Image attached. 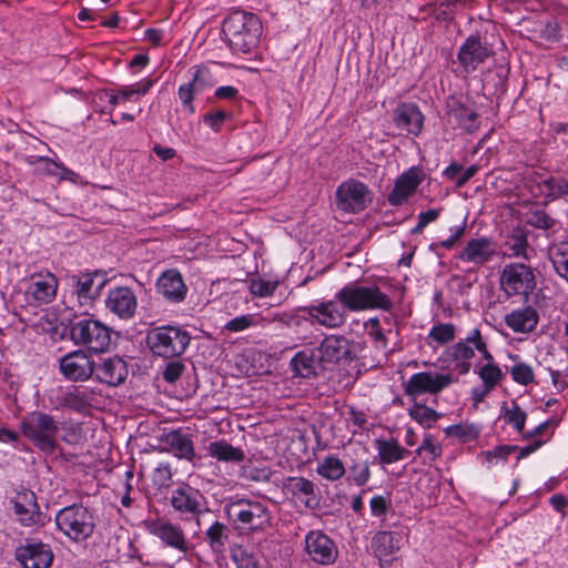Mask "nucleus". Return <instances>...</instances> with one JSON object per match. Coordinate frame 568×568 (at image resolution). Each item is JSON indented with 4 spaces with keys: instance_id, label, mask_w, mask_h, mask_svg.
Returning <instances> with one entry per match:
<instances>
[{
    "instance_id": "obj_36",
    "label": "nucleus",
    "mask_w": 568,
    "mask_h": 568,
    "mask_svg": "<svg viewBox=\"0 0 568 568\" xmlns=\"http://www.w3.org/2000/svg\"><path fill=\"white\" fill-rule=\"evenodd\" d=\"M376 448L382 464H393L405 458L408 450L397 443L396 439H377Z\"/></svg>"
},
{
    "instance_id": "obj_63",
    "label": "nucleus",
    "mask_w": 568,
    "mask_h": 568,
    "mask_svg": "<svg viewBox=\"0 0 568 568\" xmlns=\"http://www.w3.org/2000/svg\"><path fill=\"white\" fill-rule=\"evenodd\" d=\"M559 23L555 19H550L545 23L540 33L544 39L548 41H556L559 38Z\"/></svg>"
},
{
    "instance_id": "obj_16",
    "label": "nucleus",
    "mask_w": 568,
    "mask_h": 568,
    "mask_svg": "<svg viewBox=\"0 0 568 568\" xmlns=\"http://www.w3.org/2000/svg\"><path fill=\"white\" fill-rule=\"evenodd\" d=\"M491 54V50L479 36H469L460 45L457 60L466 73H471Z\"/></svg>"
},
{
    "instance_id": "obj_1",
    "label": "nucleus",
    "mask_w": 568,
    "mask_h": 568,
    "mask_svg": "<svg viewBox=\"0 0 568 568\" xmlns=\"http://www.w3.org/2000/svg\"><path fill=\"white\" fill-rule=\"evenodd\" d=\"M390 297L377 285H358L348 283L343 286L334 300L323 301L314 305L301 306L304 318L326 328H338L347 320V311L361 312L366 310L390 311Z\"/></svg>"
},
{
    "instance_id": "obj_31",
    "label": "nucleus",
    "mask_w": 568,
    "mask_h": 568,
    "mask_svg": "<svg viewBox=\"0 0 568 568\" xmlns=\"http://www.w3.org/2000/svg\"><path fill=\"white\" fill-rule=\"evenodd\" d=\"M538 313L531 306L521 310H515L505 316L506 325L517 333H527L536 328L538 324Z\"/></svg>"
},
{
    "instance_id": "obj_6",
    "label": "nucleus",
    "mask_w": 568,
    "mask_h": 568,
    "mask_svg": "<svg viewBox=\"0 0 568 568\" xmlns=\"http://www.w3.org/2000/svg\"><path fill=\"white\" fill-rule=\"evenodd\" d=\"M57 528L70 540L82 542L88 540L94 531V515L83 505L65 506L55 514Z\"/></svg>"
},
{
    "instance_id": "obj_17",
    "label": "nucleus",
    "mask_w": 568,
    "mask_h": 568,
    "mask_svg": "<svg viewBox=\"0 0 568 568\" xmlns=\"http://www.w3.org/2000/svg\"><path fill=\"white\" fill-rule=\"evenodd\" d=\"M57 288L58 280L52 273H36L30 276V284L26 290V298L33 306L48 304L55 297Z\"/></svg>"
},
{
    "instance_id": "obj_54",
    "label": "nucleus",
    "mask_w": 568,
    "mask_h": 568,
    "mask_svg": "<svg viewBox=\"0 0 568 568\" xmlns=\"http://www.w3.org/2000/svg\"><path fill=\"white\" fill-rule=\"evenodd\" d=\"M349 474L355 483L356 486H364L368 483L371 478V469H369V463L367 460L365 462H357L349 466Z\"/></svg>"
},
{
    "instance_id": "obj_3",
    "label": "nucleus",
    "mask_w": 568,
    "mask_h": 568,
    "mask_svg": "<svg viewBox=\"0 0 568 568\" xmlns=\"http://www.w3.org/2000/svg\"><path fill=\"white\" fill-rule=\"evenodd\" d=\"M262 30L260 18L243 10L231 12L222 23L225 41L234 53L252 52L260 43Z\"/></svg>"
},
{
    "instance_id": "obj_58",
    "label": "nucleus",
    "mask_w": 568,
    "mask_h": 568,
    "mask_svg": "<svg viewBox=\"0 0 568 568\" xmlns=\"http://www.w3.org/2000/svg\"><path fill=\"white\" fill-rule=\"evenodd\" d=\"M153 484L158 487H169L172 481V469L170 464L168 463H161L159 466L154 469L153 476H152Z\"/></svg>"
},
{
    "instance_id": "obj_46",
    "label": "nucleus",
    "mask_w": 568,
    "mask_h": 568,
    "mask_svg": "<svg viewBox=\"0 0 568 568\" xmlns=\"http://www.w3.org/2000/svg\"><path fill=\"white\" fill-rule=\"evenodd\" d=\"M456 328L452 323H439L432 327L428 337L440 345L447 344L455 338Z\"/></svg>"
},
{
    "instance_id": "obj_53",
    "label": "nucleus",
    "mask_w": 568,
    "mask_h": 568,
    "mask_svg": "<svg viewBox=\"0 0 568 568\" xmlns=\"http://www.w3.org/2000/svg\"><path fill=\"white\" fill-rule=\"evenodd\" d=\"M162 369V377L166 383L174 384L185 371V365L180 358L166 359Z\"/></svg>"
},
{
    "instance_id": "obj_34",
    "label": "nucleus",
    "mask_w": 568,
    "mask_h": 568,
    "mask_svg": "<svg viewBox=\"0 0 568 568\" xmlns=\"http://www.w3.org/2000/svg\"><path fill=\"white\" fill-rule=\"evenodd\" d=\"M231 529L221 521H214L205 531V540L215 554H223L230 541Z\"/></svg>"
},
{
    "instance_id": "obj_5",
    "label": "nucleus",
    "mask_w": 568,
    "mask_h": 568,
    "mask_svg": "<svg viewBox=\"0 0 568 568\" xmlns=\"http://www.w3.org/2000/svg\"><path fill=\"white\" fill-rule=\"evenodd\" d=\"M191 336L180 326L163 325L151 328L145 343L153 356L164 359L180 358L189 347Z\"/></svg>"
},
{
    "instance_id": "obj_33",
    "label": "nucleus",
    "mask_w": 568,
    "mask_h": 568,
    "mask_svg": "<svg viewBox=\"0 0 568 568\" xmlns=\"http://www.w3.org/2000/svg\"><path fill=\"white\" fill-rule=\"evenodd\" d=\"M291 367L295 372L296 375L303 378H310L316 375L317 368H320L317 363V356H315V351H301L291 359Z\"/></svg>"
},
{
    "instance_id": "obj_62",
    "label": "nucleus",
    "mask_w": 568,
    "mask_h": 568,
    "mask_svg": "<svg viewBox=\"0 0 568 568\" xmlns=\"http://www.w3.org/2000/svg\"><path fill=\"white\" fill-rule=\"evenodd\" d=\"M426 452L429 454V459L434 460L442 455V447L436 445L430 435L425 436L423 443L417 448V453Z\"/></svg>"
},
{
    "instance_id": "obj_51",
    "label": "nucleus",
    "mask_w": 568,
    "mask_h": 568,
    "mask_svg": "<svg viewBox=\"0 0 568 568\" xmlns=\"http://www.w3.org/2000/svg\"><path fill=\"white\" fill-rule=\"evenodd\" d=\"M506 245L514 256H525V251L528 246L527 236L521 230H516L507 236Z\"/></svg>"
},
{
    "instance_id": "obj_40",
    "label": "nucleus",
    "mask_w": 568,
    "mask_h": 568,
    "mask_svg": "<svg viewBox=\"0 0 568 568\" xmlns=\"http://www.w3.org/2000/svg\"><path fill=\"white\" fill-rule=\"evenodd\" d=\"M408 415L425 428H430L442 417L440 413L416 400L408 409Z\"/></svg>"
},
{
    "instance_id": "obj_29",
    "label": "nucleus",
    "mask_w": 568,
    "mask_h": 568,
    "mask_svg": "<svg viewBox=\"0 0 568 568\" xmlns=\"http://www.w3.org/2000/svg\"><path fill=\"white\" fill-rule=\"evenodd\" d=\"M406 531H378L373 537V549L374 554L378 557L382 562L384 558L398 551L402 547Z\"/></svg>"
},
{
    "instance_id": "obj_60",
    "label": "nucleus",
    "mask_w": 568,
    "mask_h": 568,
    "mask_svg": "<svg viewBox=\"0 0 568 568\" xmlns=\"http://www.w3.org/2000/svg\"><path fill=\"white\" fill-rule=\"evenodd\" d=\"M390 500L382 495L374 496L369 501L372 515L375 517L385 516L389 509Z\"/></svg>"
},
{
    "instance_id": "obj_37",
    "label": "nucleus",
    "mask_w": 568,
    "mask_h": 568,
    "mask_svg": "<svg viewBox=\"0 0 568 568\" xmlns=\"http://www.w3.org/2000/svg\"><path fill=\"white\" fill-rule=\"evenodd\" d=\"M345 466L343 462L335 455H329L318 463L316 473L324 479L335 481L345 475Z\"/></svg>"
},
{
    "instance_id": "obj_15",
    "label": "nucleus",
    "mask_w": 568,
    "mask_h": 568,
    "mask_svg": "<svg viewBox=\"0 0 568 568\" xmlns=\"http://www.w3.org/2000/svg\"><path fill=\"white\" fill-rule=\"evenodd\" d=\"M446 108L449 122L454 121L463 131L473 133L478 129L477 112L467 97H448Z\"/></svg>"
},
{
    "instance_id": "obj_24",
    "label": "nucleus",
    "mask_w": 568,
    "mask_h": 568,
    "mask_svg": "<svg viewBox=\"0 0 568 568\" xmlns=\"http://www.w3.org/2000/svg\"><path fill=\"white\" fill-rule=\"evenodd\" d=\"M497 254L495 242L490 237L481 236L469 240L457 257L467 263L484 265Z\"/></svg>"
},
{
    "instance_id": "obj_21",
    "label": "nucleus",
    "mask_w": 568,
    "mask_h": 568,
    "mask_svg": "<svg viewBox=\"0 0 568 568\" xmlns=\"http://www.w3.org/2000/svg\"><path fill=\"white\" fill-rule=\"evenodd\" d=\"M106 308L121 320H130L138 307L135 293L128 286L110 290L105 300Z\"/></svg>"
},
{
    "instance_id": "obj_57",
    "label": "nucleus",
    "mask_w": 568,
    "mask_h": 568,
    "mask_svg": "<svg viewBox=\"0 0 568 568\" xmlns=\"http://www.w3.org/2000/svg\"><path fill=\"white\" fill-rule=\"evenodd\" d=\"M255 325V315L245 314L236 316L231 321L226 322L224 329L229 332H242Z\"/></svg>"
},
{
    "instance_id": "obj_52",
    "label": "nucleus",
    "mask_w": 568,
    "mask_h": 568,
    "mask_svg": "<svg viewBox=\"0 0 568 568\" xmlns=\"http://www.w3.org/2000/svg\"><path fill=\"white\" fill-rule=\"evenodd\" d=\"M272 471L267 467H256L252 465L243 466L241 477L255 483H267L271 479Z\"/></svg>"
},
{
    "instance_id": "obj_23",
    "label": "nucleus",
    "mask_w": 568,
    "mask_h": 568,
    "mask_svg": "<svg viewBox=\"0 0 568 568\" xmlns=\"http://www.w3.org/2000/svg\"><path fill=\"white\" fill-rule=\"evenodd\" d=\"M13 505L14 515L23 526H32L42 524L43 515L37 503L36 494L31 490H22L11 500Z\"/></svg>"
},
{
    "instance_id": "obj_12",
    "label": "nucleus",
    "mask_w": 568,
    "mask_h": 568,
    "mask_svg": "<svg viewBox=\"0 0 568 568\" xmlns=\"http://www.w3.org/2000/svg\"><path fill=\"white\" fill-rule=\"evenodd\" d=\"M144 526L149 534L158 537L166 547L184 555L189 551V541L180 525L158 518L144 521Z\"/></svg>"
},
{
    "instance_id": "obj_55",
    "label": "nucleus",
    "mask_w": 568,
    "mask_h": 568,
    "mask_svg": "<svg viewBox=\"0 0 568 568\" xmlns=\"http://www.w3.org/2000/svg\"><path fill=\"white\" fill-rule=\"evenodd\" d=\"M447 436L457 437L463 442H467L477 437L478 432L473 425L456 424L445 428Z\"/></svg>"
},
{
    "instance_id": "obj_32",
    "label": "nucleus",
    "mask_w": 568,
    "mask_h": 568,
    "mask_svg": "<svg viewBox=\"0 0 568 568\" xmlns=\"http://www.w3.org/2000/svg\"><path fill=\"white\" fill-rule=\"evenodd\" d=\"M209 455L219 462L242 463L245 459V453L239 447H234L224 439L211 442L207 446Z\"/></svg>"
},
{
    "instance_id": "obj_50",
    "label": "nucleus",
    "mask_w": 568,
    "mask_h": 568,
    "mask_svg": "<svg viewBox=\"0 0 568 568\" xmlns=\"http://www.w3.org/2000/svg\"><path fill=\"white\" fill-rule=\"evenodd\" d=\"M278 286L277 281L254 278L250 282V292L256 297H267L274 294Z\"/></svg>"
},
{
    "instance_id": "obj_14",
    "label": "nucleus",
    "mask_w": 568,
    "mask_h": 568,
    "mask_svg": "<svg viewBox=\"0 0 568 568\" xmlns=\"http://www.w3.org/2000/svg\"><path fill=\"white\" fill-rule=\"evenodd\" d=\"M60 372L73 382H83L95 376V363L83 351L71 352L60 359Z\"/></svg>"
},
{
    "instance_id": "obj_41",
    "label": "nucleus",
    "mask_w": 568,
    "mask_h": 568,
    "mask_svg": "<svg viewBox=\"0 0 568 568\" xmlns=\"http://www.w3.org/2000/svg\"><path fill=\"white\" fill-rule=\"evenodd\" d=\"M230 556L236 568H262L257 556L243 546L235 545L232 547Z\"/></svg>"
},
{
    "instance_id": "obj_49",
    "label": "nucleus",
    "mask_w": 568,
    "mask_h": 568,
    "mask_svg": "<svg viewBox=\"0 0 568 568\" xmlns=\"http://www.w3.org/2000/svg\"><path fill=\"white\" fill-rule=\"evenodd\" d=\"M527 224L538 230H551L557 224V221L552 219L546 211L536 210L530 212L527 219Z\"/></svg>"
},
{
    "instance_id": "obj_39",
    "label": "nucleus",
    "mask_w": 568,
    "mask_h": 568,
    "mask_svg": "<svg viewBox=\"0 0 568 568\" xmlns=\"http://www.w3.org/2000/svg\"><path fill=\"white\" fill-rule=\"evenodd\" d=\"M556 273L568 282V242H559L549 250Z\"/></svg>"
},
{
    "instance_id": "obj_64",
    "label": "nucleus",
    "mask_w": 568,
    "mask_h": 568,
    "mask_svg": "<svg viewBox=\"0 0 568 568\" xmlns=\"http://www.w3.org/2000/svg\"><path fill=\"white\" fill-rule=\"evenodd\" d=\"M478 171H479V166L476 164H473V165L468 166L467 169L463 170L456 180V186H458V187L464 186L473 176L476 175V173Z\"/></svg>"
},
{
    "instance_id": "obj_22",
    "label": "nucleus",
    "mask_w": 568,
    "mask_h": 568,
    "mask_svg": "<svg viewBox=\"0 0 568 568\" xmlns=\"http://www.w3.org/2000/svg\"><path fill=\"white\" fill-rule=\"evenodd\" d=\"M283 490L308 509L314 510L320 505V498L316 494V485L305 477H287L283 483Z\"/></svg>"
},
{
    "instance_id": "obj_25",
    "label": "nucleus",
    "mask_w": 568,
    "mask_h": 568,
    "mask_svg": "<svg viewBox=\"0 0 568 568\" xmlns=\"http://www.w3.org/2000/svg\"><path fill=\"white\" fill-rule=\"evenodd\" d=\"M129 374L126 362L120 356L102 358L95 365V379L108 386H119L126 379Z\"/></svg>"
},
{
    "instance_id": "obj_2",
    "label": "nucleus",
    "mask_w": 568,
    "mask_h": 568,
    "mask_svg": "<svg viewBox=\"0 0 568 568\" xmlns=\"http://www.w3.org/2000/svg\"><path fill=\"white\" fill-rule=\"evenodd\" d=\"M225 516L240 535L263 532L271 526L268 507L256 499L233 497L224 505Z\"/></svg>"
},
{
    "instance_id": "obj_20",
    "label": "nucleus",
    "mask_w": 568,
    "mask_h": 568,
    "mask_svg": "<svg viewBox=\"0 0 568 568\" xmlns=\"http://www.w3.org/2000/svg\"><path fill=\"white\" fill-rule=\"evenodd\" d=\"M155 286L156 292L172 304L182 303L189 291L182 274L175 268L164 271L156 280Z\"/></svg>"
},
{
    "instance_id": "obj_30",
    "label": "nucleus",
    "mask_w": 568,
    "mask_h": 568,
    "mask_svg": "<svg viewBox=\"0 0 568 568\" xmlns=\"http://www.w3.org/2000/svg\"><path fill=\"white\" fill-rule=\"evenodd\" d=\"M106 283L105 274L99 271L77 276L75 292L79 298H97Z\"/></svg>"
},
{
    "instance_id": "obj_45",
    "label": "nucleus",
    "mask_w": 568,
    "mask_h": 568,
    "mask_svg": "<svg viewBox=\"0 0 568 568\" xmlns=\"http://www.w3.org/2000/svg\"><path fill=\"white\" fill-rule=\"evenodd\" d=\"M475 347L473 342H468V336L449 346L446 349V354L450 359H467L470 361L475 356Z\"/></svg>"
},
{
    "instance_id": "obj_59",
    "label": "nucleus",
    "mask_w": 568,
    "mask_h": 568,
    "mask_svg": "<svg viewBox=\"0 0 568 568\" xmlns=\"http://www.w3.org/2000/svg\"><path fill=\"white\" fill-rule=\"evenodd\" d=\"M230 115L223 110H219L214 113H205L202 118L203 122L209 125L213 131L219 132L222 124Z\"/></svg>"
},
{
    "instance_id": "obj_18",
    "label": "nucleus",
    "mask_w": 568,
    "mask_h": 568,
    "mask_svg": "<svg viewBox=\"0 0 568 568\" xmlns=\"http://www.w3.org/2000/svg\"><path fill=\"white\" fill-rule=\"evenodd\" d=\"M314 351L321 369H326L328 365L336 364L342 359L351 358L349 342L344 336H326Z\"/></svg>"
},
{
    "instance_id": "obj_10",
    "label": "nucleus",
    "mask_w": 568,
    "mask_h": 568,
    "mask_svg": "<svg viewBox=\"0 0 568 568\" xmlns=\"http://www.w3.org/2000/svg\"><path fill=\"white\" fill-rule=\"evenodd\" d=\"M456 379L452 374H440L433 372H419L413 374L403 383V389L406 396L412 400L424 394L437 395L443 389L450 386Z\"/></svg>"
},
{
    "instance_id": "obj_19",
    "label": "nucleus",
    "mask_w": 568,
    "mask_h": 568,
    "mask_svg": "<svg viewBox=\"0 0 568 568\" xmlns=\"http://www.w3.org/2000/svg\"><path fill=\"white\" fill-rule=\"evenodd\" d=\"M424 175L422 169L412 166L403 172L394 183L393 190L387 195V201L392 206H400L413 196L419 184L423 182Z\"/></svg>"
},
{
    "instance_id": "obj_13",
    "label": "nucleus",
    "mask_w": 568,
    "mask_h": 568,
    "mask_svg": "<svg viewBox=\"0 0 568 568\" xmlns=\"http://www.w3.org/2000/svg\"><path fill=\"white\" fill-rule=\"evenodd\" d=\"M305 551L316 564L332 565L338 556L335 542L321 530H311L305 536Z\"/></svg>"
},
{
    "instance_id": "obj_35",
    "label": "nucleus",
    "mask_w": 568,
    "mask_h": 568,
    "mask_svg": "<svg viewBox=\"0 0 568 568\" xmlns=\"http://www.w3.org/2000/svg\"><path fill=\"white\" fill-rule=\"evenodd\" d=\"M92 393L85 388L73 387L61 398L60 405L78 413L87 412L91 407Z\"/></svg>"
},
{
    "instance_id": "obj_7",
    "label": "nucleus",
    "mask_w": 568,
    "mask_h": 568,
    "mask_svg": "<svg viewBox=\"0 0 568 568\" xmlns=\"http://www.w3.org/2000/svg\"><path fill=\"white\" fill-rule=\"evenodd\" d=\"M71 339L87 347L91 352L103 353L111 345L112 331L102 322L85 317L74 322L71 326Z\"/></svg>"
},
{
    "instance_id": "obj_56",
    "label": "nucleus",
    "mask_w": 568,
    "mask_h": 568,
    "mask_svg": "<svg viewBox=\"0 0 568 568\" xmlns=\"http://www.w3.org/2000/svg\"><path fill=\"white\" fill-rule=\"evenodd\" d=\"M468 342H473L474 347L478 351L483 358L487 361L486 364H495L494 356L488 351L487 344L484 341L481 333L478 328L473 329L468 334Z\"/></svg>"
},
{
    "instance_id": "obj_26",
    "label": "nucleus",
    "mask_w": 568,
    "mask_h": 568,
    "mask_svg": "<svg viewBox=\"0 0 568 568\" xmlns=\"http://www.w3.org/2000/svg\"><path fill=\"white\" fill-rule=\"evenodd\" d=\"M16 556L24 568H49L53 560L50 546L43 542H28L17 549Z\"/></svg>"
},
{
    "instance_id": "obj_27",
    "label": "nucleus",
    "mask_w": 568,
    "mask_h": 568,
    "mask_svg": "<svg viewBox=\"0 0 568 568\" xmlns=\"http://www.w3.org/2000/svg\"><path fill=\"white\" fill-rule=\"evenodd\" d=\"M160 442L164 445V450L172 452L180 459L192 462L196 456L191 435L181 429L162 434Z\"/></svg>"
},
{
    "instance_id": "obj_42",
    "label": "nucleus",
    "mask_w": 568,
    "mask_h": 568,
    "mask_svg": "<svg viewBox=\"0 0 568 568\" xmlns=\"http://www.w3.org/2000/svg\"><path fill=\"white\" fill-rule=\"evenodd\" d=\"M503 416L507 424L511 425L518 433H521L525 428L527 414L519 407L516 402L511 403V407H507L504 403L501 406Z\"/></svg>"
},
{
    "instance_id": "obj_48",
    "label": "nucleus",
    "mask_w": 568,
    "mask_h": 568,
    "mask_svg": "<svg viewBox=\"0 0 568 568\" xmlns=\"http://www.w3.org/2000/svg\"><path fill=\"white\" fill-rule=\"evenodd\" d=\"M29 165L40 164L38 168L39 173H43L49 176H57L59 173L60 163L53 161L47 156L29 155L26 159Z\"/></svg>"
},
{
    "instance_id": "obj_44",
    "label": "nucleus",
    "mask_w": 568,
    "mask_h": 568,
    "mask_svg": "<svg viewBox=\"0 0 568 568\" xmlns=\"http://www.w3.org/2000/svg\"><path fill=\"white\" fill-rule=\"evenodd\" d=\"M540 185L546 190V196L552 200L568 195V180L549 176Z\"/></svg>"
},
{
    "instance_id": "obj_4",
    "label": "nucleus",
    "mask_w": 568,
    "mask_h": 568,
    "mask_svg": "<svg viewBox=\"0 0 568 568\" xmlns=\"http://www.w3.org/2000/svg\"><path fill=\"white\" fill-rule=\"evenodd\" d=\"M21 433L34 447L52 454L58 447L59 422L50 414L34 410L21 419Z\"/></svg>"
},
{
    "instance_id": "obj_38",
    "label": "nucleus",
    "mask_w": 568,
    "mask_h": 568,
    "mask_svg": "<svg viewBox=\"0 0 568 568\" xmlns=\"http://www.w3.org/2000/svg\"><path fill=\"white\" fill-rule=\"evenodd\" d=\"M203 71L200 68H194L192 80L185 84L180 85L178 94L184 108L190 114H193L195 109L192 104L195 92L200 90V81Z\"/></svg>"
},
{
    "instance_id": "obj_9",
    "label": "nucleus",
    "mask_w": 568,
    "mask_h": 568,
    "mask_svg": "<svg viewBox=\"0 0 568 568\" xmlns=\"http://www.w3.org/2000/svg\"><path fill=\"white\" fill-rule=\"evenodd\" d=\"M500 286L507 296L520 295L527 298L536 288V277L531 267L511 263L503 268Z\"/></svg>"
},
{
    "instance_id": "obj_28",
    "label": "nucleus",
    "mask_w": 568,
    "mask_h": 568,
    "mask_svg": "<svg viewBox=\"0 0 568 568\" xmlns=\"http://www.w3.org/2000/svg\"><path fill=\"white\" fill-rule=\"evenodd\" d=\"M394 122L397 128L417 136L424 126V115L415 103H402L394 111Z\"/></svg>"
},
{
    "instance_id": "obj_61",
    "label": "nucleus",
    "mask_w": 568,
    "mask_h": 568,
    "mask_svg": "<svg viewBox=\"0 0 568 568\" xmlns=\"http://www.w3.org/2000/svg\"><path fill=\"white\" fill-rule=\"evenodd\" d=\"M517 449L518 446L516 445H501L496 446L491 450L485 452L484 455L486 457V460L490 463L494 458L507 459V457Z\"/></svg>"
},
{
    "instance_id": "obj_11",
    "label": "nucleus",
    "mask_w": 568,
    "mask_h": 568,
    "mask_svg": "<svg viewBox=\"0 0 568 568\" xmlns=\"http://www.w3.org/2000/svg\"><path fill=\"white\" fill-rule=\"evenodd\" d=\"M336 201L339 210L359 213L371 204L372 192L365 183L348 179L337 186Z\"/></svg>"
},
{
    "instance_id": "obj_47",
    "label": "nucleus",
    "mask_w": 568,
    "mask_h": 568,
    "mask_svg": "<svg viewBox=\"0 0 568 568\" xmlns=\"http://www.w3.org/2000/svg\"><path fill=\"white\" fill-rule=\"evenodd\" d=\"M509 373L515 383L527 386L535 382V373L532 367L524 362L516 363Z\"/></svg>"
},
{
    "instance_id": "obj_8",
    "label": "nucleus",
    "mask_w": 568,
    "mask_h": 568,
    "mask_svg": "<svg viewBox=\"0 0 568 568\" xmlns=\"http://www.w3.org/2000/svg\"><path fill=\"white\" fill-rule=\"evenodd\" d=\"M170 505L182 521L195 520L200 524V517L206 511L205 496L189 484H181L172 489Z\"/></svg>"
},
{
    "instance_id": "obj_43",
    "label": "nucleus",
    "mask_w": 568,
    "mask_h": 568,
    "mask_svg": "<svg viewBox=\"0 0 568 568\" xmlns=\"http://www.w3.org/2000/svg\"><path fill=\"white\" fill-rule=\"evenodd\" d=\"M483 386L494 389L504 378V373L497 364H485L477 372Z\"/></svg>"
}]
</instances>
